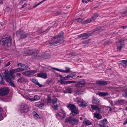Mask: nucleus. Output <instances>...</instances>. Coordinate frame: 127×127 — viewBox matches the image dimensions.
<instances>
[{"mask_svg":"<svg viewBox=\"0 0 127 127\" xmlns=\"http://www.w3.org/2000/svg\"><path fill=\"white\" fill-rule=\"evenodd\" d=\"M126 27H127L125 26H122L121 27V28H122L124 29H126Z\"/></svg>","mask_w":127,"mask_h":127,"instance_id":"62","label":"nucleus"},{"mask_svg":"<svg viewBox=\"0 0 127 127\" xmlns=\"http://www.w3.org/2000/svg\"><path fill=\"white\" fill-rule=\"evenodd\" d=\"M122 15L124 16L125 15H127V10L124 11L123 12L121 13Z\"/></svg>","mask_w":127,"mask_h":127,"instance_id":"41","label":"nucleus"},{"mask_svg":"<svg viewBox=\"0 0 127 127\" xmlns=\"http://www.w3.org/2000/svg\"><path fill=\"white\" fill-rule=\"evenodd\" d=\"M44 105V103H40L39 104V107H41L42 106H43Z\"/></svg>","mask_w":127,"mask_h":127,"instance_id":"57","label":"nucleus"},{"mask_svg":"<svg viewBox=\"0 0 127 127\" xmlns=\"http://www.w3.org/2000/svg\"><path fill=\"white\" fill-rule=\"evenodd\" d=\"M96 110L99 113H100L101 112L100 109L98 107L97 108H96Z\"/></svg>","mask_w":127,"mask_h":127,"instance_id":"50","label":"nucleus"},{"mask_svg":"<svg viewBox=\"0 0 127 127\" xmlns=\"http://www.w3.org/2000/svg\"><path fill=\"white\" fill-rule=\"evenodd\" d=\"M28 67V66L27 65L26 66L25 65V70L27 69Z\"/></svg>","mask_w":127,"mask_h":127,"instance_id":"64","label":"nucleus"},{"mask_svg":"<svg viewBox=\"0 0 127 127\" xmlns=\"http://www.w3.org/2000/svg\"><path fill=\"white\" fill-rule=\"evenodd\" d=\"M59 76L60 78H63V80H68L71 77L70 75H68L64 77H63L61 75H60Z\"/></svg>","mask_w":127,"mask_h":127,"instance_id":"24","label":"nucleus"},{"mask_svg":"<svg viewBox=\"0 0 127 127\" xmlns=\"http://www.w3.org/2000/svg\"><path fill=\"white\" fill-rule=\"evenodd\" d=\"M32 81L34 83H35L36 85L37 84V83H38V81L37 80L35 79H33L32 80Z\"/></svg>","mask_w":127,"mask_h":127,"instance_id":"49","label":"nucleus"},{"mask_svg":"<svg viewBox=\"0 0 127 127\" xmlns=\"http://www.w3.org/2000/svg\"><path fill=\"white\" fill-rule=\"evenodd\" d=\"M64 32H62L59 33L57 38L54 37L53 38L49 41L48 45L49 46L51 47L55 46L57 44L58 45L59 44L63 43L64 41Z\"/></svg>","mask_w":127,"mask_h":127,"instance_id":"2","label":"nucleus"},{"mask_svg":"<svg viewBox=\"0 0 127 127\" xmlns=\"http://www.w3.org/2000/svg\"><path fill=\"white\" fill-rule=\"evenodd\" d=\"M124 100H122L119 99L118 100V103H121L124 102Z\"/></svg>","mask_w":127,"mask_h":127,"instance_id":"52","label":"nucleus"},{"mask_svg":"<svg viewBox=\"0 0 127 127\" xmlns=\"http://www.w3.org/2000/svg\"><path fill=\"white\" fill-rule=\"evenodd\" d=\"M65 122L67 123L69 122L70 124H71V116H70L68 118H67V119H66Z\"/></svg>","mask_w":127,"mask_h":127,"instance_id":"30","label":"nucleus"},{"mask_svg":"<svg viewBox=\"0 0 127 127\" xmlns=\"http://www.w3.org/2000/svg\"><path fill=\"white\" fill-rule=\"evenodd\" d=\"M37 76L38 77H41L44 79L46 78L47 76V74L43 72L37 74Z\"/></svg>","mask_w":127,"mask_h":127,"instance_id":"16","label":"nucleus"},{"mask_svg":"<svg viewBox=\"0 0 127 127\" xmlns=\"http://www.w3.org/2000/svg\"><path fill=\"white\" fill-rule=\"evenodd\" d=\"M91 107L92 110H96V108H97L98 106L97 105H91Z\"/></svg>","mask_w":127,"mask_h":127,"instance_id":"35","label":"nucleus"},{"mask_svg":"<svg viewBox=\"0 0 127 127\" xmlns=\"http://www.w3.org/2000/svg\"><path fill=\"white\" fill-rule=\"evenodd\" d=\"M32 34V33L29 32L26 33H23V31L22 30H19L16 32V35L17 36H20L21 38H25L27 36H29Z\"/></svg>","mask_w":127,"mask_h":127,"instance_id":"4","label":"nucleus"},{"mask_svg":"<svg viewBox=\"0 0 127 127\" xmlns=\"http://www.w3.org/2000/svg\"><path fill=\"white\" fill-rule=\"evenodd\" d=\"M25 67H23L22 68H18L15 69H13L10 70L13 73H16L17 72L23 71L25 70L24 69Z\"/></svg>","mask_w":127,"mask_h":127,"instance_id":"15","label":"nucleus"},{"mask_svg":"<svg viewBox=\"0 0 127 127\" xmlns=\"http://www.w3.org/2000/svg\"><path fill=\"white\" fill-rule=\"evenodd\" d=\"M63 112L64 113V115H63V117L62 118V119H64L65 117V113H64V111H63Z\"/></svg>","mask_w":127,"mask_h":127,"instance_id":"58","label":"nucleus"},{"mask_svg":"<svg viewBox=\"0 0 127 127\" xmlns=\"http://www.w3.org/2000/svg\"><path fill=\"white\" fill-rule=\"evenodd\" d=\"M37 85H38L39 87H42L43 85H42L40 84L38 82L37 83V84H36Z\"/></svg>","mask_w":127,"mask_h":127,"instance_id":"59","label":"nucleus"},{"mask_svg":"<svg viewBox=\"0 0 127 127\" xmlns=\"http://www.w3.org/2000/svg\"><path fill=\"white\" fill-rule=\"evenodd\" d=\"M67 107L68 108H69V110H70L71 111V104H70L67 105Z\"/></svg>","mask_w":127,"mask_h":127,"instance_id":"46","label":"nucleus"},{"mask_svg":"<svg viewBox=\"0 0 127 127\" xmlns=\"http://www.w3.org/2000/svg\"><path fill=\"white\" fill-rule=\"evenodd\" d=\"M52 81V80H48L46 82L47 84H50L51 83Z\"/></svg>","mask_w":127,"mask_h":127,"instance_id":"45","label":"nucleus"},{"mask_svg":"<svg viewBox=\"0 0 127 127\" xmlns=\"http://www.w3.org/2000/svg\"><path fill=\"white\" fill-rule=\"evenodd\" d=\"M10 62H9L6 64H5V66L6 67L10 65Z\"/></svg>","mask_w":127,"mask_h":127,"instance_id":"56","label":"nucleus"},{"mask_svg":"<svg viewBox=\"0 0 127 127\" xmlns=\"http://www.w3.org/2000/svg\"><path fill=\"white\" fill-rule=\"evenodd\" d=\"M125 40H127L126 39H125L124 40L122 39H121L118 43L117 44V49L119 51H121L122 48L124 46V41Z\"/></svg>","mask_w":127,"mask_h":127,"instance_id":"7","label":"nucleus"},{"mask_svg":"<svg viewBox=\"0 0 127 127\" xmlns=\"http://www.w3.org/2000/svg\"><path fill=\"white\" fill-rule=\"evenodd\" d=\"M4 83V81L3 79L2 76L0 73V83L1 84H3Z\"/></svg>","mask_w":127,"mask_h":127,"instance_id":"31","label":"nucleus"},{"mask_svg":"<svg viewBox=\"0 0 127 127\" xmlns=\"http://www.w3.org/2000/svg\"><path fill=\"white\" fill-rule=\"evenodd\" d=\"M96 84L100 86H104L107 85L108 83L106 81L101 80L96 81Z\"/></svg>","mask_w":127,"mask_h":127,"instance_id":"11","label":"nucleus"},{"mask_svg":"<svg viewBox=\"0 0 127 127\" xmlns=\"http://www.w3.org/2000/svg\"><path fill=\"white\" fill-rule=\"evenodd\" d=\"M62 13V12H57L56 13V14L57 15H55V16H56L57 15H59L60 14H61Z\"/></svg>","mask_w":127,"mask_h":127,"instance_id":"55","label":"nucleus"},{"mask_svg":"<svg viewBox=\"0 0 127 127\" xmlns=\"http://www.w3.org/2000/svg\"><path fill=\"white\" fill-rule=\"evenodd\" d=\"M71 88L67 89L66 91H64V93H70L71 92Z\"/></svg>","mask_w":127,"mask_h":127,"instance_id":"32","label":"nucleus"},{"mask_svg":"<svg viewBox=\"0 0 127 127\" xmlns=\"http://www.w3.org/2000/svg\"><path fill=\"white\" fill-rule=\"evenodd\" d=\"M57 98H54L52 100V103L53 104H54L55 103H56L57 101Z\"/></svg>","mask_w":127,"mask_h":127,"instance_id":"37","label":"nucleus"},{"mask_svg":"<svg viewBox=\"0 0 127 127\" xmlns=\"http://www.w3.org/2000/svg\"><path fill=\"white\" fill-rule=\"evenodd\" d=\"M94 116L98 119H100L102 118L101 116L98 113H95Z\"/></svg>","mask_w":127,"mask_h":127,"instance_id":"26","label":"nucleus"},{"mask_svg":"<svg viewBox=\"0 0 127 127\" xmlns=\"http://www.w3.org/2000/svg\"><path fill=\"white\" fill-rule=\"evenodd\" d=\"M112 42H113L111 40L109 39L105 42L104 45H110L112 44Z\"/></svg>","mask_w":127,"mask_h":127,"instance_id":"25","label":"nucleus"},{"mask_svg":"<svg viewBox=\"0 0 127 127\" xmlns=\"http://www.w3.org/2000/svg\"><path fill=\"white\" fill-rule=\"evenodd\" d=\"M123 95L125 96L126 97H127V94L125 93L123 94Z\"/></svg>","mask_w":127,"mask_h":127,"instance_id":"60","label":"nucleus"},{"mask_svg":"<svg viewBox=\"0 0 127 127\" xmlns=\"http://www.w3.org/2000/svg\"><path fill=\"white\" fill-rule=\"evenodd\" d=\"M32 53V55L34 54H36L37 53H38L39 52L38 51L36 50H32V51L31 52V53Z\"/></svg>","mask_w":127,"mask_h":127,"instance_id":"38","label":"nucleus"},{"mask_svg":"<svg viewBox=\"0 0 127 127\" xmlns=\"http://www.w3.org/2000/svg\"><path fill=\"white\" fill-rule=\"evenodd\" d=\"M52 107L55 110H57L58 109V105L56 104V105L52 106Z\"/></svg>","mask_w":127,"mask_h":127,"instance_id":"39","label":"nucleus"},{"mask_svg":"<svg viewBox=\"0 0 127 127\" xmlns=\"http://www.w3.org/2000/svg\"><path fill=\"white\" fill-rule=\"evenodd\" d=\"M86 82L84 79L77 82L76 86L77 87H82L86 84Z\"/></svg>","mask_w":127,"mask_h":127,"instance_id":"12","label":"nucleus"},{"mask_svg":"<svg viewBox=\"0 0 127 127\" xmlns=\"http://www.w3.org/2000/svg\"><path fill=\"white\" fill-rule=\"evenodd\" d=\"M40 99V97L39 96L37 95H35L33 99H32V100H31L32 101H36L37 100H38Z\"/></svg>","mask_w":127,"mask_h":127,"instance_id":"28","label":"nucleus"},{"mask_svg":"<svg viewBox=\"0 0 127 127\" xmlns=\"http://www.w3.org/2000/svg\"><path fill=\"white\" fill-rule=\"evenodd\" d=\"M83 20V19H82L81 18H78L76 20L77 22H81Z\"/></svg>","mask_w":127,"mask_h":127,"instance_id":"44","label":"nucleus"},{"mask_svg":"<svg viewBox=\"0 0 127 127\" xmlns=\"http://www.w3.org/2000/svg\"><path fill=\"white\" fill-rule=\"evenodd\" d=\"M66 70H65V72L66 73L69 72L70 71V69L68 67H66L65 68Z\"/></svg>","mask_w":127,"mask_h":127,"instance_id":"47","label":"nucleus"},{"mask_svg":"<svg viewBox=\"0 0 127 127\" xmlns=\"http://www.w3.org/2000/svg\"><path fill=\"white\" fill-rule=\"evenodd\" d=\"M33 115L34 118L36 119H38V118L39 117V116L37 113L34 111L33 112Z\"/></svg>","mask_w":127,"mask_h":127,"instance_id":"27","label":"nucleus"},{"mask_svg":"<svg viewBox=\"0 0 127 127\" xmlns=\"http://www.w3.org/2000/svg\"><path fill=\"white\" fill-rule=\"evenodd\" d=\"M75 74L76 73H72V78L76 76H77Z\"/></svg>","mask_w":127,"mask_h":127,"instance_id":"54","label":"nucleus"},{"mask_svg":"<svg viewBox=\"0 0 127 127\" xmlns=\"http://www.w3.org/2000/svg\"><path fill=\"white\" fill-rule=\"evenodd\" d=\"M22 74L23 75H24L28 76H30L29 70L24 72L22 73Z\"/></svg>","mask_w":127,"mask_h":127,"instance_id":"33","label":"nucleus"},{"mask_svg":"<svg viewBox=\"0 0 127 127\" xmlns=\"http://www.w3.org/2000/svg\"><path fill=\"white\" fill-rule=\"evenodd\" d=\"M9 92L8 88H2L0 89V96H3L7 95Z\"/></svg>","mask_w":127,"mask_h":127,"instance_id":"6","label":"nucleus"},{"mask_svg":"<svg viewBox=\"0 0 127 127\" xmlns=\"http://www.w3.org/2000/svg\"><path fill=\"white\" fill-rule=\"evenodd\" d=\"M92 98V102L93 103L97 105H98L100 104V102L99 99L96 97H93Z\"/></svg>","mask_w":127,"mask_h":127,"instance_id":"17","label":"nucleus"},{"mask_svg":"<svg viewBox=\"0 0 127 127\" xmlns=\"http://www.w3.org/2000/svg\"><path fill=\"white\" fill-rule=\"evenodd\" d=\"M32 51V50H29L28 51L27 53L29 55H32V53H31Z\"/></svg>","mask_w":127,"mask_h":127,"instance_id":"42","label":"nucleus"},{"mask_svg":"<svg viewBox=\"0 0 127 127\" xmlns=\"http://www.w3.org/2000/svg\"><path fill=\"white\" fill-rule=\"evenodd\" d=\"M97 94L100 96H105L109 95V93L108 92H98Z\"/></svg>","mask_w":127,"mask_h":127,"instance_id":"18","label":"nucleus"},{"mask_svg":"<svg viewBox=\"0 0 127 127\" xmlns=\"http://www.w3.org/2000/svg\"><path fill=\"white\" fill-rule=\"evenodd\" d=\"M20 107V110L21 113H26L28 111L27 109L28 108V107L25 104H22Z\"/></svg>","mask_w":127,"mask_h":127,"instance_id":"10","label":"nucleus"},{"mask_svg":"<svg viewBox=\"0 0 127 127\" xmlns=\"http://www.w3.org/2000/svg\"><path fill=\"white\" fill-rule=\"evenodd\" d=\"M101 28V27H100L96 28L93 30L92 32H91V33L92 34V35L93 34L97 33L98 32L100 31Z\"/></svg>","mask_w":127,"mask_h":127,"instance_id":"23","label":"nucleus"},{"mask_svg":"<svg viewBox=\"0 0 127 127\" xmlns=\"http://www.w3.org/2000/svg\"><path fill=\"white\" fill-rule=\"evenodd\" d=\"M27 80L26 78L20 77L17 80V82L18 83H22L23 82H26Z\"/></svg>","mask_w":127,"mask_h":127,"instance_id":"21","label":"nucleus"},{"mask_svg":"<svg viewBox=\"0 0 127 127\" xmlns=\"http://www.w3.org/2000/svg\"><path fill=\"white\" fill-rule=\"evenodd\" d=\"M29 71L30 75H32L37 72V71L35 70H29Z\"/></svg>","mask_w":127,"mask_h":127,"instance_id":"34","label":"nucleus"},{"mask_svg":"<svg viewBox=\"0 0 127 127\" xmlns=\"http://www.w3.org/2000/svg\"><path fill=\"white\" fill-rule=\"evenodd\" d=\"M73 116L72 117V125L74 126L78 124V120L76 116Z\"/></svg>","mask_w":127,"mask_h":127,"instance_id":"13","label":"nucleus"},{"mask_svg":"<svg viewBox=\"0 0 127 127\" xmlns=\"http://www.w3.org/2000/svg\"><path fill=\"white\" fill-rule=\"evenodd\" d=\"M98 16V14L97 13H94L93 16L91 18L85 20L84 22L82 23V24H85L92 22L95 20L96 18Z\"/></svg>","mask_w":127,"mask_h":127,"instance_id":"5","label":"nucleus"},{"mask_svg":"<svg viewBox=\"0 0 127 127\" xmlns=\"http://www.w3.org/2000/svg\"><path fill=\"white\" fill-rule=\"evenodd\" d=\"M61 79L60 80V83L62 84H64V81H63V80H63V78H60Z\"/></svg>","mask_w":127,"mask_h":127,"instance_id":"43","label":"nucleus"},{"mask_svg":"<svg viewBox=\"0 0 127 127\" xmlns=\"http://www.w3.org/2000/svg\"><path fill=\"white\" fill-rule=\"evenodd\" d=\"M56 116L58 118V116L59 117H61V114H60L59 113H57L56 114Z\"/></svg>","mask_w":127,"mask_h":127,"instance_id":"53","label":"nucleus"},{"mask_svg":"<svg viewBox=\"0 0 127 127\" xmlns=\"http://www.w3.org/2000/svg\"><path fill=\"white\" fill-rule=\"evenodd\" d=\"M14 73L11 71H8L7 69L5 70L4 72L2 74V75L4 79L7 82H8L12 87L15 88L16 86L13 83V81L11 80L15 79V77L13 75Z\"/></svg>","mask_w":127,"mask_h":127,"instance_id":"1","label":"nucleus"},{"mask_svg":"<svg viewBox=\"0 0 127 127\" xmlns=\"http://www.w3.org/2000/svg\"><path fill=\"white\" fill-rule=\"evenodd\" d=\"M79 112L77 107L74 104H72V115L73 116L79 113Z\"/></svg>","mask_w":127,"mask_h":127,"instance_id":"8","label":"nucleus"},{"mask_svg":"<svg viewBox=\"0 0 127 127\" xmlns=\"http://www.w3.org/2000/svg\"><path fill=\"white\" fill-rule=\"evenodd\" d=\"M127 124V119H126L124 123L123 124L124 125H125Z\"/></svg>","mask_w":127,"mask_h":127,"instance_id":"61","label":"nucleus"},{"mask_svg":"<svg viewBox=\"0 0 127 127\" xmlns=\"http://www.w3.org/2000/svg\"><path fill=\"white\" fill-rule=\"evenodd\" d=\"M47 100L49 103H51L52 102V100L50 97L48 96Z\"/></svg>","mask_w":127,"mask_h":127,"instance_id":"48","label":"nucleus"},{"mask_svg":"<svg viewBox=\"0 0 127 127\" xmlns=\"http://www.w3.org/2000/svg\"><path fill=\"white\" fill-rule=\"evenodd\" d=\"M82 38L83 39H86L92 35V34L90 33H86L83 34Z\"/></svg>","mask_w":127,"mask_h":127,"instance_id":"20","label":"nucleus"},{"mask_svg":"<svg viewBox=\"0 0 127 127\" xmlns=\"http://www.w3.org/2000/svg\"><path fill=\"white\" fill-rule=\"evenodd\" d=\"M50 57V56L49 55L43 54L37 56L35 57V58L38 59H41V58L48 59Z\"/></svg>","mask_w":127,"mask_h":127,"instance_id":"9","label":"nucleus"},{"mask_svg":"<svg viewBox=\"0 0 127 127\" xmlns=\"http://www.w3.org/2000/svg\"><path fill=\"white\" fill-rule=\"evenodd\" d=\"M2 111V109L0 107V120L2 119V118L3 117L1 113H0V112Z\"/></svg>","mask_w":127,"mask_h":127,"instance_id":"40","label":"nucleus"},{"mask_svg":"<svg viewBox=\"0 0 127 127\" xmlns=\"http://www.w3.org/2000/svg\"><path fill=\"white\" fill-rule=\"evenodd\" d=\"M25 65L22 64L21 63H18L17 64V66L18 67H20L21 68L23 67H25Z\"/></svg>","mask_w":127,"mask_h":127,"instance_id":"36","label":"nucleus"},{"mask_svg":"<svg viewBox=\"0 0 127 127\" xmlns=\"http://www.w3.org/2000/svg\"><path fill=\"white\" fill-rule=\"evenodd\" d=\"M11 37H8V35H3L1 40H5L6 39H7V38L8 39H9V38H10Z\"/></svg>","mask_w":127,"mask_h":127,"instance_id":"29","label":"nucleus"},{"mask_svg":"<svg viewBox=\"0 0 127 127\" xmlns=\"http://www.w3.org/2000/svg\"><path fill=\"white\" fill-rule=\"evenodd\" d=\"M58 71H60L61 72L65 73V70H64L59 69H58Z\"/></svg>","mask_w":127,"mask_h":127,"instance_id":"51","label":"nucleus"},{"mask_svg":"<svg viewBox=\"0 0 127 127\" xmlns=\"http://www.w3.org/2000/svg\"><path fill=\"white\" fill-rule=\"evenodd\" d=\"M84 101H82L78 100L77 101V103L78 105L80 106H81L83 107H84L88 105V104L86 103H84Z\"/></svg>","mask_w":127,"mask_h":127,"instance_id":"14","label":"nucleus"},{"mask_svg":"<svg viewBox=\"0 0 127 127\" xmlns=\"http://www.w3.org/2000/svg\"><path fill=\"white\" fill-rule=\"evenodd\" d=\"M83 123L86 126L90 125L92 124L91 122L90 121L85 118L84 119Z\"/></svg>","mask_w":127,"mask_h":127,"instance_id":"22","label":"nucleus"},{"mask_svg":"<svg viewBox=\"0 0 127 127\" xmlns=\"http://www.w3.org/2000/svg\"><path fill=\"white\" fill-rule=\"evenodd\" d=\"M0 42L1 44L5 47H8L10 46L11 45L12 41L11 38L5 40H0Z\"/></svg>","mask_w":127,"mask_h":127,"instance_id":"3","label":"nucleus"},{"mask_svg":"<svg viewBox=\"0 0 127 127\" xmlns=\"http://www.w3.org/2000/svg\"><path fill=\"white\" fill-rule=\"evenodd\" d=\"M67 84L71 83V81H67Z\"/></svg>","mask_w":127,"mask_h":127,"instance_id":"63","label":"nucleus"},{"mask_svg":"<svg viewBox=\"0 0 127 127\" xmlns=\"http://www.w3.org/2000/svg\"><path fill=\"white\" fill-rule=\"evenodd\" d=\"M120 62H121V63H120V64L122 65L124 68H126V66L127 65V60H122L120 61Z\"/></svg>","mask_w":127,"mask_h":127,"instance_id":"19","label":"nucleus"}]
</instances>
